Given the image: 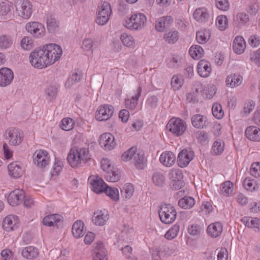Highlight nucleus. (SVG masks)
Returning <instances> with one entry per match:
<instances>
[{"mask_svg": "<svg viewBox=\"0 0 260 260\" xmlns=\"http://www.w3.org/2000/svg\"><path fill=\"white\" fill-rule=\"evenodd\" d=\"M62 53V49L59 45L46 44L42 48L35 49L30 53L29 62L36 68H45L57 61Z\"/></svg>", "mask_w": 260, "mask_h": 260, "instance_id": "f257e3e1", "label": "nucleus"}, {"mask_svg": "<svg viewBox=\"0 0 260 260\" xmlns=\"http://www.w3.org/2000/svg\"><path fill=\"white\" fill-rule=\"evenodd\" d=\"M67 159L72 168L82 167L91 159V155L88 148L74 147L71 149Z\"/></svg>", "mask_w": 260, "mask_h": 260, "instance_id": "f03ea898", "label": "nucleus"}, {"mask_svg": "<svg viewBox=\"0 0 260 260\" xmlns=\"http://www.w3.org/2000/svg\"><path fill=\"white\" fill-rule=\"evenodd\" d=\"M147 18L141 13H135L125 21L123 25L127 28L132 30L142 29L146 25Z\"/></svg>", "mask_w": 260, "mask_h": 260, "instance_id": "7ed1b4c3", "label": "nucleus"}, {"mask_svg": "<svg viewBox=\"0 0 260 260\" xmlns=\"http://www.w3.org/2000/svg\"><path fill=\"white\" fill-rule=\"evenodd\" d=\"M111 13L110 4L107 2H101L97 9L96 23L99 25H106L110 18Z\"/></svg>", "mask_w": 260, "mask_h": 260, "instance_id": "20e7f679", "label": "nucleus"}, {"mask_svg": "<svg viewBox=\"0 0 260 260\" xmlns=\"http://www.w3.org/2000/svg\"><path fill=\"white\" fill-rule=\"evenodd\" d=\"M158 214L160 220L165 224L173 222L177 216L175 208L170 204L161 205L159 207Z\"/></svg>", "mask_w": 260, "mask_h": 260, "instance_id": "39448f33", "label": "nucleus"}, {"mask_svg": "<svg viewBox=\"0 0 260 260\" xmlns=\"http://www.w3.org/2000/svg\"><path fill=\"white\" fill-rule=\"evenodd\" d=\"M15 7L16 15L23 19H29L33 13V6L29 0L18 1Z\"/></svg>", "mask_w": 260, "mask_h": 260, "instance_id": "423d86ee", "label": "nucleus"}, {"mask_svg": "<svg viewBox=\"0 0 260 260\" xmlns=\"http://www.w3.org/2000/svg\"><path fill=\"white\" fill-rule=\"evenodd\" d=\"M5 138L11 146H18L22 142L24 134L22 131L15 127H10L6 130Z\"/></svg>", "mask_w": 260, "mask_h": 260, "instance_id": "0eeeda50", "label": "nucleus"}, {"mask_svg": "<svg viewBox=\"0 0 260 260\" xmlns=\"http://www.w3.org/2000/svg\"><path fill=\"white\" fill-rule=\"evenodd\" d=\"M167 129L177 137L183 135L186 129V122L180 118H172L167 125Z\"/></svg>", "mask_w": 260, "mask_h": 260, "instance_id": "6e6552de", "label": "nucleus"}, {"mask_svg": "<svg viewBox=\"0 0 260 260\" xmlns=\"http://www.w3.org/2000/svg\"><path fill=\"white\" fill-rule=\"evenodd\" d=\"M33 161L38 168L43 169L49 165L50 156L45 150H37L33 155Z\"/></svg>", "mask_w": 260, "mask_h": 260, "instance_id": "1a4fd4ad", "label": "nucleus"}, {"mask_svg": "<svg viewBox=\"0 0 260 260\" xmlns=\"http://www.w3.org/2000/svg\"><path fill=\"white\" fill-rule=\"evenodd\" d=\"M26 30L36 38H41L45 36V28L41 23L33 21L26 23Z\"/></svg>", "mask_w": 260, "mask_h": 260, "instance_id": "9d476101", "label": "nucleus"}, {"mask_svg": "<svg viewBox=\"0 0 260 260\" xmlns=\"http://www.w3.org/2000/svg\"><path fill=\"white\" fill-rule=\"evenodd\" d=\"M193 157L194 152L190 148L183 149L178 155V165L181 168L186 167L193 159Z\"/></svg>", "mask_w": 260, "mask_h": 260, "instance_id": "9b49d317", "label": "nucleus"}, {"mask_svg": "<svg viewBox=\"0 0 260 260\" xmlns=\"http://www.w3.org/2000/svg\"><path fill=\"white\" fill-rule=\"evenodd\" d=\"M19 224V220L17 216L9 215L4 219L3 228L4 230L9 232L17 229Z\"/></svg>", "mask_w": 260, "mask_h": 260, "instance_id": "f8f14e48", "label": "nucleus"}, {"mask_svg": "<svg viewBox=\"0 0 260 260\" xmlns=\"http://www.w3.org/2000/svg\"><path fill=\"white\" fill-rule=\"evenodd\" d=\"M99 143L101 147L106 150L113 149L116 145L114 142V137L110 133H104L102 134L99 139Z\"/></svg>", "mask_w": 260, "mask_h": 260, "instance_id": "ddd939ff", "label": "nucleus"}, {"mask_svg": "<svg viewBox=\"0 0 260 260\" xmlns=\"http://www.w3.org/2000/svg\"><path fill=\"white\" fill-rule=\"evenodd\" d=\"M92 190L97 193L103 192L107 185L98 176H91L89 178Z\"/></svg>", "mask_w": 260, "mask_h": 260, "instance_id": "4468645a", "label": "nucleus"}, {"mask_svg": "<svg viewBox=\"0 0 260 260\" xmlns=\"http://www.w3.org/2000/svg\"><path fill=\"white\" fill-rule=\"evenodd\" d=\"M14 78L12 71L8 68L0 69V86L6 87L12 82Z\"/></svg>", "mask_w": 260, "mask_h": 260, "instance_id": "2eb2a0df", "label": "nucleus"}, {"mask_svg": "<svg viewBox=\"0 0 260 260\" xmlns=\"http://www.w3.org/2000/svg\"><path fill=\"white\" fill-rule=\"evenodd\" d=\"M114 112L113 107L109 105L101 106L99 108L96 116L99 121H104L109 119Z\"/></svg>", "mask_w": 260, "mask_h": 260, "instance_id": "dca6fc26", "label": "nucleus"}, {"mask_svg": "<svg viewBox=\"0 0 260 260\" xmlns=\"http://www.w3.org/2000/svg\"><path fill=\"white\" fill-rule=\"evenodd\" d=\"M24 192L22 190L15 189L11 191L8 197L9 204L15 206L20 204L24 199Z\"/></svg>", "mask_w": 260, "mask_h": 260, "instance_id": "f3484780", "label": "nucleus"}, {"mask_svg": "<svg viewBox=\"0 0 260 260\" xmlns=\"http://www.w3.org/2000/svg\"><path fill=\"white\" fill-rule=\"evenodd\" d=\"M63 221V217L59 214H52L47 216L43 219V223L45 225L51 226H60Z\"/></svg>", "mask_w": 260, "mask_h": 260, "instance_id": "a211bd4d", "label": "nucleus"}, {"mask_svg": "<svg viewBox=\"0 0 260 260\" xmlns=\"http://www.w3.org/2000/svg\"><path fill=\"white\" fill-rule=\"evenodd\" d=\"M109 219L107 211L105 210H98L92 218L93 222L96 225L103 226L106 224Z\"/></svg>", "mask_w": 260, "mask_h": 260, "instance_id": "6ab92c4d", "label": "nucleus"}, {"mask_svg": "<svg viewBox=\"0 0 260 260\" xmlns=\"http://www.w3.org/2000/svg\"><path fill=\"white\" fill-rule=\"evenodd\" d=\"M245 137L253 142H260V128L255 126H249L245 131Z\"/></svg>", "mask_w": 260, "mask_h": 260, "instance_id": "aec40b11", "label": "nucleus"}, {"mask_svg": "<svg viewBox=\"0 0 260 260\" xmlns=\"http://www.w3.org/2000/svg\"><path fill=\"white\" fill-rule=\"evenodd\" d=\"M194 19L200 23H205L210 18L208 11L204 7L196 9L193 14Z\"/></svg>", "mask_w": 260, "mask_h": 260, "instance_id": "412c9836", "label": "nucleus"}, {"mask_svg": "<svg viewBox=\"0 0 260 260\" xmlns=\"http://www.w3.org/2000/svg\"><path fill=\"white\" fill-rule=\"evenodd\" d=\"M197 71L200 76L207 77L212 71L211 66L208 61L201 60L198 64Z\"/></svg>", "mask_w": 260, "mask_h": 260, "instance_id": "4be33fe9", "label": "nucleus"}, {"mask_svg": "<svg viewBox=\"0 0 260 260\" xmlns=\"http://www.w3.org/2000/svg\"><path fill=\"white\" fill-rule=\"evenodd\" d=\"M142 88L139 86L137 88L136 94L133 95L131 99H127L125 100V107L129 109H134L138 103V100L142 93Z\"/></svg>", "mask_w": 260, "mask_h": 260, "instance_id": "5701e85b", "label": "nucleus"}, {"mask_svg": "<svg viewBox=\"0 0 260 260\" xmlns=\"http://www.w3.org/2000/svg\"><path fill=\"white\" fill-rule=\"evenodd\" d=\"M207 120L206 117L200 114L193 115L191 118L192 126L198 129H203L206 127Z\"/></svg>", "mask_w": 260, "mask_h": 260, "instance_id": "b1692460", "label": "nucleus"}, {"mask_svg": "<svg viewBox=\"0 0 260 260\" xmlns=\"http://www.w3.org/2000/svg\"><path fill=\"white\" fill-rule=\"evenodd\" d=\"M9 175L15 178L20 177L23 174L24 171L17 162H13L8 166Z\"/></svg>", "mask_w": 260, "mask_h": 260, "instance_id": "393cba45", "label": "nucleus"}, {"mask_svg": "<svg viewBox=\"0 0 260 260\" xmlns=\"http://www.w3.org/2000/svg\"><path fill=\"white\" fill-rule=\"evenodd\" d=\"M172 22L173 19L170 16L161 17L156 21L155 28L158 31L163 32Z\"/></svg>", "mask_w": 260, "mask_h": 260, "instance_id": "a878e982", "label": "nucleus"}, {"mask_svg": "<svg viewBox=\"0 0 260 260\" xmlns=\"http://www.w3.org/2000/svg\"><path fill=\"white\" fill-rule=\"evenodd\" d=\"M246 42L242 37L237 36L233 42L234 51L238 54L243 53L246 49Z\"/></svg>", "mask_w": 260, "mask_h": 260, "instance_id": "bb28decb", "label": "nucleus"}, {"mask_svg": "<svg viewBox=\"0 0 260 260\" xmlns=\"http://www.w3.org/2000/svg\"><path fill=\"white\" fill-rule=\"evenodd\" d=\"M222 225L219 222L210 224L207 228V232L211 237L216 238L221 234Z\"/></svg>", "mask_w": 260, "mask_h": 260, "instance_id": "cd10ccee", "label": "nucleus"}, {"mask_svg": "<svg viewBox=\"0 0 260 260\" xmlns=\"http://www.w3.org/2000/svg\"><path fill=\"white\" fill-rule=\"evenodd\" d=\"M47 27L50 33H54L58 30L59 22L53 15L50 14L47 16Z\"/></svg>", "mask_w": 260, "mask_h": 260, "instance_id": "c85d7f7f", "label": "nucleus"}, {"mask_svg": "<svg viewBox=\"0 0 260 260\" xmlns=\"http://www.w3.org/2000/svg\"><path fill=\"white\" fill-rule=\"evenodd\" d=\"M176 160V157L173 152L167 151L162 153L159 158L160 162L166 167L172 166Z\"/></svg>", "mask_w": 260, "mask_h": 260, "instance_id": "c756f323", "label": "nucleus"}, {"mask_svg": "<svg viewBox=\"0 0 260 260\" xmlns=\"http://www.w3.org/2000/svg\"><path fill=\"white\" fill-rule=\"evenodd\" d=\"M72 233L76 238L82 237L85 232L84 231V223L81 220L75 222L72 226Z\"/></svg>", "mask_w": 260, "mask_h": 260, "instance_id": "7c9ffc66", "label": "nucleus"}, {"mask_svg": "<svg viewBox=\"0 0 260 260\" xmlns=\"http://www.w3.org/2000/svg\"><path fill=\"white\" fill-rule=\"evenodd\" d=\"M22 255L27 259H32L39 255L38 250L33 246L25 247L22 251Z\"/></svg>", "mask_w": 260, "mask_h": 260, "instance_id": "2f4dec72", "label": "nucleus"}, {"mask_svg": "<svg viewBox=\"0 0 260 260\" xmlns=\"http://www.w3.org/2000/svg\"><path fill=\"white\" fill-rule=\"evenodd\" d=\"M178 206L185 209H189L195 204L194 199L191 197H184L180 199L178 203Z\"/></svg>", "mask_w": 260, "mask_h": 260, "instance_id": "473e14b6", "label": "nucleus"}, {"mask_svg": "<svg viewBox=\"0 0 260 260\" xmlns=\"http://www.w3.org/2000/svg\"><path fill=\"white\" fill-rule=\"evenodd\" d=\"M179 32L176 30H171L165 33L164 36V40L169 44H174L179 39Z\"/></svg>", "mask_w": 260, "mask_h": 260, "instance_id": "72a5a7b5", "label": "nucleus"}, {"mask_svg": "<svg viewBox=\"0 0 260 260\" xmlns=\"http://www.w3.org/2000/svg\"><path fill=\"white\" fill-rule=\"evenodd\" d=\"M189 53L193 59H199L203 56L204 51L200 46L196 45L190 48Z\"/></svg>", "mask_w": 260, "mask_h": 260, "instance_id": "f704fd0d", "label": "nucleus"}, {"mask_svg": "<svg viewBox=\"0 0 260 260\" xmlns=\"http://www.w3.org/2000/svg\"><path fill=\"white\" fill-rule=\"evenodd\" d=\"M133 159L134 164L138 169H143L144 168L145 159L143 152H136Z\"/></svg>", "mask_w": 260, "mask_h": 260, "instance_id": "c9c22d12", "label": "nucleus"}, {"mask_svg": "<svg viewBox=\"0 0 260 260\" xmlns=\"http://www.w3.org/2000/svg\"><path fill=\"white\" fill-rule=\"evenodd\" d=\"M210 37L209 30H201L197 32L196 39L200 44H204L207 42Z\"/></svg>", "mask_w": 260, "mask_h": 260, "instance_id": "e433bc0d", "label": "nucleus"}, {"mask_svg": "<svg viewBox=\"0 0 260 260\" xmlns=\"http://www.w3.org/2000/svg\"><path fill=\"white\" fill-rule=\"evenodd\" d=\"M13 40L10 36L3 35L0 36V48L6 49L13 44Z\"/></svg>", "mask_w": 260, "mask_h": 260, "instance_id": "4c0bfd02", "label": "nucleus"}, {"mask_svg": "<svg viewBox=\"0 0 260 260\" xmlns=\"http://www.w3.org/2000/svg\"><path fill=\"white\" fill-rule=\"evenodd\" d=\"M58 93V89L53 86H49L45 90V94L47 99L49 101H54Z\"/></svg>", "mask_w": 260, "mask_h": 260, "instance_id": "58836bf2", "label": "nucleus"}, {"mask_svg": "<svg viewBox=\"0 0 260 260\" xmlns=\"http://www.w3.org/2000/svg\"><path fill=\"white\" fill-rule=\"evenodd\" d=\"M246 222V225L253 229H257L260 230V219L252 217H245L242 220Z\"/></svg>", "mask_w": 260, "mask_h": 260, "instance_id": "ea45409f", "label": "nucleus"}, {"mask_svg": "<svg viewBox=\"0 0 260 260\" xmlns=\"http://www.w3.org/2000/svg\"><path fill=\"white\" fill-rule=\"evenodd\" d=\"M134 192V188L132 184H125L121 190V196L123 198L128 199L131 198Z\"/></svg>", "mask_w": 260, "mask_h": 260, "instance_id": "a19ab883", "label": "nucleus"}, {"mask_svg": "<svg viewBox=\"0 0 260 260\" xmlns=\"http://www.w3.org/2000/svg\"><path fill=\"white\" fill-rule=\"evenodd\" d=\"M104 192L114 201L119 200V191L116 188H112L108 186L105 188Z\"/></svg>", "mask_w": 260, "mask_h": 260, "instance_id": "79ce46f5", "label": "nucleus"}, {"mask_svg": "<svg viewBox=\"0 0 260 260\" xmlns=\"http://www.w3.org/2000/svg\"><path fill=\"white\" fill-rule=\"evenodd\" d=\"M120 39L124 46L129 48H133L135 46V40L132 36L123 33L121 35Z\"/></svg>", "mask_w": 260, "mask_h": 260, "instance_id": "37998d69", "label": "nucleus"}, {"mask_svg": "<svg viewBox=\"0 0 260 260\" xmlns=\"http://www.w3.org/2000/svg\"><path fill=\"white\" fill-rule=\"evenodd\" d=\"M243 185L246 190L251 191L257 188V184L255 180L250 177H247L244 180Z\"/></svg>", "mask_w": 260, "mask_h": 260, "instance_id": "c03bdc74", "label": "nucleus"}, {"mask_svg": "<svg viewBox=\"0 0 260 260\" xmlns=\"http://www.w3.org/2000/svg\"><path fill=\"white\" fill-rule=\"evenodd\" d=\"M243 80L242 77L239 74H234L231 75L230 81L229 80V84L231 87L240 85Z\"/></svg>", "mask_w": 260, "mask_h": 260, "instance_id": "a18cd8bd", "label": "nucleus"}, {"mask_svg": "<svg viewBox=\"0 0 260 260\" xmlns=\"http://www.w3.org/2000/svg\"><path fill=\"white\" fill-rule=\"evenodd\" d=\"M212 111L213 116L217 119H220L224 115V112L222 110V107L218 103H214L212 108Z\"/></svg>", "mask_w": 260, "mask_h": 260, "instance_id": "49530a36", "label": "nucleus"}, {"mask_svg": "<svg viewBox=\"0 0 260 260\" xmlns=\"http://www.w3.org/2000/svg\"><path fill=\"white\" fill-rule=\"evenodd\" d=\"M171 86L174 90L180 89L183 84V80L182 78L178 75H174L171 80Z\"/></svg>", "mask_w": 260, "mask_h": 260, "instance_id": "de8ad7c7", "label": "nucleus"}, {"mask_svg": "<svg viewBox=\"0 0 260 260\" xmlns=\"http://www.w3.org/2000/svg\"><path fill=\"white\" fill-rule=\"evenodd\" d=\"M63 167L62 161L60 160H55L53 164L52 169L51 170V174L52 176H57L61 172Z\"/></svg>", "mask_w": 260, "mask_h": 260, "instance_id": "09e8293b", "label": "nucleus"}, {"mask_svg": "<svg viewBox=\"0 0 260 260\" xmlns=\"http://www.w3.org/2000/svg\"><path fill=\"white\" fill-rule=\"evenodd\" d=\"M180 226L178 224H174L168 231L166 233L165 236L166 238L172 240L175 238L178 235L179 231Z\"/></svg>", "mask_w": 260, "mask_h": 260, "instance_id": "8fccbe9b", "label": "nucleus"}, {"mask_svg": "<svg viewBox=\"0 0 260 260\" xmlns=\"http://www.w3.org/2000/svg\"><path fill=\"white\" fill-rule=\"evenodd\" d=\"M165 180L164 175L159 172H155L153 175L152 180L156 186H162L165 183Z\"/></svg>", "mask_w": 260, "mask_h": 260, "instance_id": "3c124183", "label": "nucleus"}, {"mask_svg": "<svg viewBox=\"0 0 260 260\" xmlns=\"http://www.w3.org/2000/svg\"><path fill=\"white\" fill-rule=\"evenodd\" d=\"M216 25L221 30L226 29L228 25V18L225 15L218 16L216 19Z\"/></svg>", "mask_w": 260, "mask_h": 260, "instance_id": "603ef678", "label": "nucleus"}, {"mask_svg": "<svg viewBox=\"0 0 260 260\" xmlns=\"http://www.w3.org/2000/svg\"><path fill=\"white\" fill-rule=\"evenodd\" d=\"M223 148L224 143L221 140H218L214 142L212 150L214 154L218 155L223 152Z\"/></svg>", "mask_w": 260, "mask_h": 260, "instance_id": "864d4df0", "label": "nucleus"}, {"mask_svg": "<svg viewBox=\"0 0 260 260\" xmlns=\"http://www.w3.org/2000/svg\"><path fill=\"white\" fill-rule=\"evenodd\" d=\"M81 79V75L75 73L71 75L65 83L66 88H70L74 83L78 82Z\"/></svg>", "mask_w": 260, "mask_h": 260, "instance_id": "5fc2aeb1", "label": "nucleus"}, {"mask_svg": "<svg viewBox=\"0 0 260 260\" xmlns=\"http://www.w3.org/2000/svg\"><path fill=\"white\" fill-rule=\"evenodd\" d=\"M105 179L109 182H115L120 179V175L118 171H110L106 173Z\"/></svg>", "mask_w": 260, "mask_h": 260, "instance_id": "6e6d98bb", "label": "nucleus"}, {"mask_svg": "<svg viewBox=\"0 0 260 260\" xmlns=\"http://www.w3.org/2000/svg\"><path fill=\"white\" fill-rule=\"evenodd\" d=\"M169 176L171 181L182 180L183 174L180 169H172L169 172Z\"/></svg>", "mask_w": 260, "mask_h": 260, "instance_id": "4d7b16f0", "label": "nucleus"}, {"mask_svg": "<svg viewBox=\"0 0 260 260\" xmlns=\"http://www.w3.org/2000/svg\"><path fill=\"white\" fill-rule=\"evenodd\" d=\"M74 122L72 118H67L62 120L61 128L64 131H70L73 128Z\"/></svg>", "mask_w": 260, "mask_h": 260, "instance_id": "13d9d810", "label": "nucleus"}, {"mask_svg": "<svg viewBox=\"0 0 260 260\" xmlns=\"http://www.w3.org/2000/svg\"><path fill=\"white\" fill-rule=\"evenodd\" d=\"M21 47L25 50H30L33 47V42L28 37H24L20 42Z\"/></svg>", "mask_w": 260, "mask_h": 260, "instance_id": "bf43d9fd", "label": "nucleus"}, {"mask_svg": "<svg viewBox=\"0 0 260 260\" xmlns=\"http://www.w3.org/2000/svg\"><path fill=\"white\" fill-rule=\"evenodd\" d=\"M136 148L135 147H132L129 149L127 151H125L122 155L121 159L124 161H128L132 159H134Z\"/></svg>", "mask_w": 260, "mask_h": 260, "instance_id": "052dcab7", "label": "nucleus"}, {"mask_svg": "<svg viewBox=\"0 0 260 260\" xmlns=\"http://www.w3.org/2000/svg\"><path fill=\"white\" fill-rule=\"evenodd\" d=\"M250 172L251 175L255 177H260V162H253L251 166Z\"/></svg>", "mask_w": 260, "mask_h": 260, "instance_id": "680f3d73", "label": "nucleus"}, {"mask_svg": "<svg viewBox=\"0 0 260 260\" xmlns=\"http://www.w3.org/2000/svg\"><path fill=\"white\" fill-rule=\"evenodd\" d=\"M93 45V41L90 38H85L82 41V48L84 51H91Z\"/></svg>", "mask_w": 260, "mask_h": 260, "instance_id": "e2e57ef3", "label": "nucleus"}, {"mask_svg": "<svg viewBox=\"0 0 260 260\" xmlns=\"http://www.w3.org/2000/svg\"><path fill=\"white\" fill-rule=\"evenodd\" d=\"M11 10V7L8 2H0V15H7Z\"/></svg>", "mask_w": 260, "mask_h": 260, "instance_id": "0e129e2a", "label": "nucleus"}, {"mask_svg": "<svg viewBox=\"0 0 260 260\" xmlns=\"http://www.w3.org/2000/svg\"><path fill=\"white\" fill-rule=\"evenodd\" d=\"M93 258V260H108L106 250H102L94 252Z\"/></svg>", "mask_w": 260, "mask_h": 260, "instance_id": "69168bd1", "label": "nucleus"}, {"mask_svg": "<svg viewBox=\"0 0 260 260\" xmlns=\"http://www.w3.org/2000/svg\"><path fill=\"white\" fill-rule=\"evenodd\" d=\"M248 43L251 47H257L260 45V37L256 35H252L248 39Z\"/></svg>", "mask_w": 260, "mask_h": 260, "instance_id": "338daca9", "label": "nucleus"}, {"mask_svg": "<svg viewBox=\"0 0 260 260\" xmlns=\"http://www.w3.org/2000/svg\"><path fill=\"white\" fill-rule=\"evenodd\" d=\"M255 106L254 102L252 101L247 102L244 104L243 113L248 114L253 109Z\"/></svg>", "mask_w": 260, "mask_h": 260, "instance_id": "774afa93", "label": "nucleus"}]
</instances>
